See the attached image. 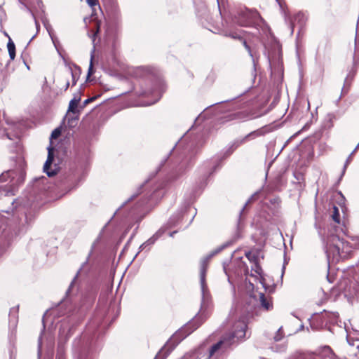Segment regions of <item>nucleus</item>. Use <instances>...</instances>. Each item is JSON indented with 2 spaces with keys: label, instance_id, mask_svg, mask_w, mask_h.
I'll list each match as a JSON object with an SVG mask.
<instances>
[{
  "label": "nucleus",
  "instance_id": "obj_1",
  "mask_svg": "<svg viewBox=\"0 0 359 359\" xmlns=\"http://www.w3.org/2000/svg\"><path fill=\"white\" fill-rule=\"evenodd\" d=\"M328 236L326 253L329 262H337L347 258L353 251V244L348 241V237L343 229Z\"/></svg>",
  "mask_w": 359,
  "mask_h": 359
},
{
  "label": "nucleus",
  "instance_id": "obj_2",
  "mask_svg": "<svg viewBox=\"0 0 359 359\" xmlns=\"http://www.w3.org/2000/svg\"><path fill=\"white\" fill-rule=\"evenodd\" d=\"M247 325L243 321L237 322L233 326V330L225 334L222 339L213 345L210 350V356H213L219 351H224L232 344L245 336Z\"/></svg>",
  "mask_w": 359,
  "mask_h": 359
},
{
  "label": "nucleus",
  "instance_id": "obj_3",
  "mask_svg": "<svg viewBox=\"0 0 359 359\" xmlns=\"http://www.w3.org/2000/svg\"><path fill=\"white\" fill-rule=\"evenodd\" d=\"M53 148L50 146L48 147L47 160L43 165V170L49 177H52L56 174L55 172L49 170V167L53 161Z\"/></svg>",
  "mask_w": 359,
  "mask_h": 359
},
{
  "label": "nucleus",
  "instance_id": "obj_4",
  "mask_svg": "<svg viewBox=\"0 0 359 359\" xmlns=\"http://www.w3.org/2000/svg\"><path fill=\"white\" fill-rule=\"evenodd\" d=\"M257 252H248L245 253L246 257L255 264V271L256 273L260 274L262 271V269L257 264Z\"/></svg>",
  "mask_w": 359,
  "mask_h": 359
},
{
  "label": "nucleus",
  "instance_id": "obj_5",
  "mask_svg": "<svg viewBox=\"0 0 359 359\" xmlns=\"http://www.w3.org/2000/svg\"><path fill=\"white\" fill-rule=\"evenodd\" d=\"M207 262L205 260H203L201 263V272H200V279H201V285L203 294H205V277L206 272Z\"/></svg>",
  "mask_w": 359,
  "mask_h": 359
},
{
  "label": "nucleus",
  "instance_id": "obj_6",
  "mask_svg": "<svg viewBox=\"0 0 359 359\" xmlns=\"http://www.w3.org/2000/svg\"><path fill=\"white\" fill-rule=\"evenodd\" d=\"M260 304L265 310L269 311L272 308V303L269 297H266L263 293L259 294Z\"/></svg>",
  "mask_w": 359,
  "mask_h": 359
},
{
  "label": "nucleus",
  "instance_id": "obj_7",
  "mask_svg": "<svg viewBox=\"0 0 359 359\" xmlns=\"http://www.w3.org/2000/svg\"><path fill=\"white\" fill-rule=\"evenodd\" d=\"M322 357H326L329 359H334L335 355L329 346H324L320 352Z\"/></svg>",
  "mask_w": 359,
  "mask_h": 359
},
{
  "label": "nucleus",
  "instance_id": "obj_8",
  "mask_svg": "<svg viewBox=\"0 0 359 359\" xmlns=\"http://www.w3.org/2000/svg\"><path fill=\"white\" fill-rule=\"evenodd\" d=\"M7 48L9 53L10 58L14 60L15 57V46L11 39H9L7 43Z\"/></svg>",
  "mask_w": 359,
  "mask_h": 359
},
{
  "label": "nucleus",
  "instance_id": "obj_9",
  "mask_svg": "<svg viewBox=\"0 0 359 359\" xmlns=\"http://www.w3.org/2000/svg\"><path fill=\"white\" fill-rule=\"evenodd\" d=\"M79 101H80V98H76V97L73 98L69 102L68 111H72L73 113H75L76 109L78 106Z\"/></svg>",
  "mask_w": 359,
  "mask_h": 359
},
{
  "label": "nucleus",
  "instance_id": "obj_10",
  "mask_svg": "<svg viewBox=\"0 0 359 359\" xmlns=\"http://www.w3.org/2000/svg\"><path fill=\"white\" fill-rule=\"evenodd\" d=\"M332 219L337 224H339L340 221H339V209L336 206H334L333 207V212H332Z\"/></svg>",
  "mask_w": 359,
  "mask_h": 359
},
{
  "label": "nucleus",
  "instance_id": "obj_11",
  "mask_svg": "<svg viewBox=\"0 0 359 359\" xmlns=\"http://www.w3.org/2000/svg\"><path fill=\"white\" fill-rule=\"evenodd\" d=\"M61 133V130L60 128H55L51 133V138L56 139L57 138Z\"/></svg>",
  "mask_w": 359,
  "mask_h": 359
},
{
  "label": "nucleus",
  "instance_id": "obj_12",
  "mask_svg": "<svg viewBox=\"0 0 359 359\" xmlns=\"http://www.w3.org/2000/svg\"><path fill=\"white\" fill-rule=\"evenodd\" d=\"M93 55H91V57H90V65H89V68H88V75L90 76L91 74H93Z\"/></svg>",
  "mask_w": 359,
  "mask_h": 359
},
{
  "label": "nucleus",
  "instance_id": "obj_13",
  "mask_svg": "<svg viewBox=\"0 0 359 359\" xmlns=\"http://www.w3.org/2000/svg\"><path fill=\"white\" fill-rule=\"evenodd\" d=\"M283 337V332H282V329L280 328L278 332H277V334H276V336L274 337V339L276 341H280Z\"/></svg>",
  "mask_w": 359,
  "mask_h": 359
},
{
  "label": "nucleus",
  "instance_id": "obj_14",
  "mask_svg": "<svg viewBox=\"0 0 359 359\" xmlns=\"http://www.w3.org/2000/svg\"><path fill=\"white\" fill-rule=\"evenodd\" d=\"M87 3L90 6L93 7L97 4V0H87Z\"/></svg>",
  "mask_w": 359,
  "mask_h": 359
},
{
  "label": "nucleus",
  "instance_id": "obj_15",
  "mask_svg": "<svg viewBox=\"0 0 359 359\" xmlns=\"http://www.w3.org/2000/svg\"><path fill=\"white\" fill-rule=\"evenodd\" d=\"M69 86V83L68 81H67L66 84H65V90H67Z\"/></svg>",
  "mask_w": 359,
  "mask_h": 359
},
{
  "label": "nucleus",
  "instance_id": "obj_16",
  "mask_svg": "<svg viewBox=\"0 0 359 359\" xmlns=\"http://www.w3.org/2000/svg\"><path fill=\"white\" fill-rule=\"evenodd\" d=\"M163 351V350H161L156 356V358L155 359H158V357H160L161 354V352Z\"/></svg>",
  "mask_w": 359,
  "mask_h": 359
},
{
  "label": "nucleus",
  "instance_id": "obj_17",
  "mask_svg": "<svg viewBox=\"0 0 359 359\" xmlns=\"http://www.w3.org/2000/svg\"><path fill=\"white\" fill-rule=\"evenodd\" d=\"M300 17L303 18L304 15L302 14H298L297 16V18H300Z\"/></svg>",
  "mask_w": 359,
  "mask_h": 359
},
{
  "label": "nucleus",
  "instance_id": "obj_18",
  "mask_svg": "<svg viewBox=\"0 0 359 359\" xmlns=\"http://www.w3.org/2000/svg\"><path fill=\"white\" fill-rule=\"evenodd\" d=\"M68 74H69V75H70V76H73V74H72V72H69Z\"/></svg>",
  "mask_w": 359,
  "mask_h": 359
},
{
  "label": "nucleus",
  "instance_id": "obj_19",
  "mask_svg": "<svg viewBox=\"0 0 359 359\" xmlns=\"http://www.w3.org/2000/svg\"><path fill=\"white\" fill-rule=\"evenodd\" d=\"M358 147H359V142H358V144L356 146L355 150H356Z\"/></svg>",
  "mask_w": 359,
  "mask_h": 359
},
{
  "label": "nucleus",
  "instance_id": "obj_20",
  "mask_svg": "<svg viewBox=\"0 0 359 359\" xmlns=\"http://www.w3.org/2000/svg\"><path fill=\"white\" fill-rule=\"evenodd\" d=\"M358 147H359V142H358V144L356 146L355 150H356Z\"/></svg>",
  "mask_w": 359,
  "mask_h": 359
},
{
  "label": "nucleus",
  "instance_id": "obj_21",
  "mask_svg": "<svg viewBox=\"0 0 359 359\" xmlns=\"http://www.w3.org/2000/svg\"><path fill=\"white\" fill-rule=\"evenodd\" d=\"M244 44H245L246 48H248V46L246 45V42L244 41Z\"/></svg>",
  "mask_w": 359,
  "mask_h": 359
}]
</instances>
